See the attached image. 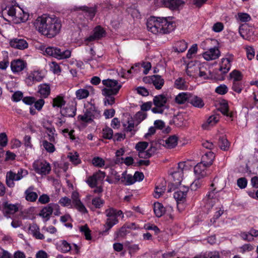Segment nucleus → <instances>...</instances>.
<instances>
[{
    "instance_id": "9d476101",
    "label": "nucleus",
    "mask_w": 258,
    "mask_h": 258,
    "mask_svg": "<svg viewBox=\"0 0 258 258\" xmlns=\"http://www.w3.org/2000/svg\"><path fill=\"white\" fill-rule=\"evenodd\" d=\"M218 193L216 188H211L203 199L205 207L207 209H211L218 201Z\"/></svg>"
},
{
    "instance_id": "774afa93",
    "label": "nucleus",
    "mask_w": 258,
    "mask_h": 258,
    "mask_svg": "<svg viewBox=\"0 0 258 258\" xmlns=\"http://www.w3.org/2000/svg\"><path fill=\"white\" fill-rule=\"evenodd\" d=\"M68 158L70 159V160L74 164L77 165L80 162V160L78 158V155L76 153L74 154L70 153L68 155Z\"/></svg>"
},
{
    "instance_id": "4d7b16f0",
    "label": "nucleus",
    "mask_w": 258,
    "mask_h": 258,
    "mask_svg": "<svg viewBox=\"0 0 258 258\" xmlns=\"http://www.w3.org/2000/svg\"><path fill=\"white\" fill-rule=\"evenodd\" d=\"M18 7L16 6H11V7H7L6 9V10L7 11V14L10 17H11L13 19V20H14L15 15H16Z\"/></svg>"
},
{
    "instance_id": "a211bd4d",
    "label": "nucleus",
    "mask_w": 258,
    "mask_h": 258,
    "mask_svg": "<svg viewBox=\"0 0 258 258\" xmlns=\"http://www.w3.org/2000/svg\"><path fill=\"white\" fill-rule=\"evenodd\" d=\"M10 45L14 48L23 50L28 47V43L24 39L14 38L10 41Z\"/></svg>"
},
{
    "instance_id": "f257e3e1",
    "label": "nucleus",
    "mask_w": 258,
    "mask_h": 258,
    "mask_svg": "<svg viewBox=\"0 0 258 258\" xmlns=\"http://www.w3.org/2000/svg\"><path fill=\"white\" fill-rule=\"evenodd\" d=\"M36 29L41 34L52 38L60 31L62 24L60 19L55 15H43L38 17L34 23Z\"/></svg>"
},
{
    "instance_id": "8fccbe9b",
    "label": "nucleus",
    "mask_w": 258,
    "mask_h": 258,
    "mask_svg": "<svg viewBox=\"0 0 258 258\" xmlns=\"http://www.w3.org/2000/svg\"><path fill=\"white\" fill-rule=\"evenodd\" d=\"M66 101L64 100L63 98L61 96H58L53 99V107H61L64 105Z\"/></svg>"
},
{
    "instance_id": "37998d69",
    "label": "nucleus",
    "mask_w": 258,
    "mask_h": 258,
    "mask_svg": "<svg viewBox=\"0 0 258 258\" xmlns=\"http://www.w3.org/2000/svg\"><path fill=\"white\" fill-rule=\"evenodd\" d=\"M219 110L224 115L230 117V118L233 117V113L229 112L228 105L227 103L225 102L221 104L219 107Z\"/></svg>"
},
{
    "instance_id": "1a4fd4ad",
    "label": "nucleus",
    "mask_w": 258,
    "mask_h": 258,
    "mask_svg": "<svg viewBox=\"0 0 258 258\" xmlns=\"http://www.w3.org/2000/svg\"><path fill=\"white\" fill-rule=\"evenodd\" d=\"M33 167L38 174L42 175L49 174L51 170L50 164L44 160L35 161Z\"/></svg>"
},
{
    "instance_id": "bf43d9fd",
    "label": "nucleus",
    "mask_w": 258,
    "mask_h": 258,
    "mask_svg": "<svg viewBox=\"0 0 258 258\" xmlns=\"http://www.w3.org/2000/svg\"><path fill=\"white\" fill-rule=\"evenodd\" d=\"M230 77L233 80V82H239L242 79V75L240 72L234 70L230 74Z\"/></svg>"
},
{
    "instance_id": "423d86ee",
    "label": "nucleus",
    "mask_w": 258,
    "mask_h": 258,
    "mask_svg": "<svg viewBox=\"0 0 258 258\" xmlns=\"http://www.w3.org/2000/svg\"><path fill=\"white\" fill-rule=\"evenodd\" d=\"M27 174L28 171L22 168L19 169L17 173L8 171L6 174V184L9 187H13L15 186L14 181L20 180Z\"/></svg>"
},
{
    "instance_id": "dca6fc26",
    "label": "nucleus",
    "mask_w": 258,
    "mask_h": 258,
    "mask_svg": "<svg viewBox=\"0 0 258 258\" xmlns=\"http://www.w3.org/2000/svg\"><path fill=\"white\" fill-rule=\"evenodd\" d=\"M144 81H148L151 83L156 89L159 90L162 88L164 84V80L159 75H153L150 77H146L144 79Z\"/></svg>"
},
{
    "instance_id": "5fc2aeb1",
    "label": "nucleus",
    "mask_w": 258,
    "mask_h": 258,
    "mask_svg": "<svg viewBox=\"0 0 258 258\" xmlns=\"http://www.w3.org/2000/svg\"><path fill=\"white\" fill-rule=\"evenodd\" d=\"M102 136L103 137L106 139H111L113 136V131L109 127H106L102 130Z\"/></svg>"
},
{
    "instance_id": "72a5a7b5",
    "label": "nucleus",
    "mask_w": 258,
    "mask_h": 258,
    "mask_svg": "<svg viewBox=\"0 0 258 258\" xmlns=\"http://www.w3.org/2000/svg\"><path fill=\"white\" fill-rule=\"evenodd\" d=\"M76 9L80 10L88 13V16L89 17L90 19H92L94 18L96 13V7L89 8L86 6H83L79 8L76 7Z\"/></svg>"
},
{
    "instance_id": "c756f323",
    "label": "nucleus",
    "mask_w": 258,
    "mask_h": 258,
    "mask_svg": "<svg viewBox=\"0 0 258 258\" xmlns=\"http://www.w3.org/2000/svg\"><path fill=\"white\" fill-rule=\"evenodd\" d=\"M121 182L124 185H130L135 182V178L132 175L127 174L126 171H124L121 174Z\"/></svg>"
},
{
    "instance_id": "c9c22d12",
    "label": "nucleus",
    "mask_w": 258,
    "mask_h": 258,
    "mask_svg": "<svg viewBox=\"0 0 258 258\" xmlns=\"http://www.w3.org/2000/svg\"><path fill=\"white\" fill-rule=\"evenodd\" d=\"M52 213V206L51 203L48 204L47 206L44 207L40 211L39 215L43 217L46 218L48 220Z\"/></svg>"
},
{
    "instance_id": "f03ea898",
    "label": "nucleus",
    "mask_w": 258,
    "mask_h": 258,
    "mask_svg": "<svg viewBox=\"0 0 258 258\" xmlns=\"http://www.w3.org/2000/svg\"><path fill=\"white\" fill-rule=\"evenodd\" d=\"M147 27L148 31L153 34H164L172 31L175 25L169 17H151L147 22Z\"/></svg>"
},
{
    "instance_id": "5701e85b",
    "label": "nucleus",
    "mask_w": 258,
    "mask_h": 258,
    "mask_svg": "<svg viewBox=\"0 0 258 258\" xmlns=\"http://www.w3.org/2000/svg\"><path fill=\"white\" fill-rule=\"evenodd\" d=\"M177 138L175 136H171L166 140H162L160 141V144L167 148H173L177 145Z\"/></svg>"
},
{
    "instance_id": "09e8293b",
    "label": "nucleus",
    "mask_w": 258,
    "mask_h": 258,
    "mask_svg": "<svg viewBox=\"0 0 258 258\" xmlns=\"http://www.w3.org/2000/svg\"><path fill=\"white\" fill-rule=\"evenodd\" d=\"M174 123L177 126H181L184 124V119L182 114H178L173 117Z\"/></svg>"
},
{
    "instance_id": "bb28decb",
    "label": "nucleus",
    "mask_w": 258,
    "mask_h": 258,
    "mask_svg": "<svg viewBox=\"0 0 258 258\" xmlns=\"http://www.w3.org/2000/svg\"><path fill=\"white\" fill-rule=\"evenodd\" d=\"M17 11L16 15H15L13 20L15 23H20L27 20L28 15L27 13H24L20 8H18Z\"/></svg>"
},
{
    "instance_id": "2eb2a0df",
    "label": "nucleus",
    "mask_w": 258,
    "mask_h": 258,
    "mask_svg": "<svg viewBox=\"0 0 258 258\" xmlns=\"http://www.w3.org/2000/svg\"><path fill=\"white\" fill-rule=\"evenodd\" d=\"M233 60V56L232 54H227L226 57L221 59L219 71L222 74H226L230 70L231 62Z\"/></svg>"
},
{
    "instance_id": "f704fd0d",
    "label": "nucleus",
    "mask_w": 258,
    "mask_h": 258,
    "mask_svg": "<svg viewBox=\"0 0 258 258\" xmlns=\"http://www.w3.org/2000/svg\"><path fill=\"white\" fill-rule=\"evenodd\" d=\"M184 4V2L183 0H167L166 6L170 9L175 10L183 5Z\"/></svg>"
},
{
    "instance_id": "c03bdc74",
    "label": "nucleus",
    "mask_w": 258,
    "mask_h": 258,
    "mask_svg": "<svg viewBox=\"0 0 258 258\" xmlns=\"http://www.w3.org/2000/svg\"><path fill=\"white\" fill-rule=\"evenodd\" d=\"M47 134L49 141L53 143H56L55 137H56L57 134H55V128L54 127L47 128Z\"/></svg>"
},
{
    "instance_id": "864d4df0",
    "label": "nucleus",
    "mask_w": 258,
    "mask_h": 258,
    "mask_svg": "<svg viewBox=\"0 0 258 258\" xmlns=\"http://www.w3.org/2000/svg\"><path fill=\"white\" fill-rule=\"evenodd\" d=\"M80 230L85 235L87 240L91 239V231L87 225L81 226Z\"/></svg>"
},
{
    "instance_id": "2f4dec72",
    "label": "nucleus",
    "mask_w": 258,
    "mask_h": 258,
    "mask_svg": "<svg viewBox=\"0 0 258 258\" xmlns=\"http://www.w3.org/2000/svg\"><path fill=\"white\" fill-rule=\"evenodd\" d=\"M214 159V153L211 151L205 154L202 158V162L206 165L207 166L211 165Z\"/></svg>"
},
{
    "instance_id": "6e6d98bb",
    "label": "nucleus",
    "mask_w": 258,
    "mask_h": 258,
    "mask_svg": "<svg viewBox=\"0 0 258 258\" xmlns=\"http://www.w3.org/2000/svg\"><path fill=\"white\" fill-rule=\"evenodd\" d=\"M219 144L221 149L224 151H226L228 149L229 143L226 139L223 137L220 138Z\"/></svg>"
},
{
    "instance_id": "4c0bfd02",
    "label": "nucleus",
    "mask_w": 258,
    "mask_h": 258,
    "mask_svg": "<svg viewBox=\"0 0 258 258\" xmlns=\"http://www.w3.org/2000/svg\"><path fill=\"white\" fill-rule=\"evenodd\" d=\"M4 209L5 212L8 214H14L18 211V208L16 205L6 202L4 204Z\"/></svg>"
},
{
    "instance_id": "20e7f679",
    "label": "nucleus",
    "mask_w": 258,
    "mask_h": 258,
    "mask_svg": "<svg viewBox=\"0 0 258 258\" xmlns=\"http://www.w3.org/2000/svg\"><path fill=\"white\" fill-rule=\"evenodd\" d=\"M105 214L107 217V219L104 225L106 229L103 231V233L107 232L118 222L117 216H122V218H123L122 211L117 210L111 207H109L108 209H106L105 211Z\"/></svg>"
},
{
    "instance_id": "680f3d73",
    "label": "nucleus",
    "mask_w": 258,
    "mask_h": 258,
    "mask_svg": "<svg viewBox=\"0 0 258 258\" xmlns=\"http://www.w3.org/2000/svg\"><path fill=\"white\" fill-rule=\"evenodd\" d=\"M148 146V143L146 142H140L138 143L135 147L138 152L145 151Z\"/></svg>"
},
{
    "instance_id": "69168bd1",
    "label": "nucleus",
    "mask_w": 258,
    "mask_h": 258,
    "mask_svg": "<svg viewBox=\"0 0 258 258\" xmlns=\"http://www.w3.org/2000/svg\"><path fill=\"white\" fill-rule=\"evenodd\" d=\"M198 72V76L203 78L204 79H207L209 78L207 74V70L204 65L202 64L200 70H199Z\"/></svg>"
},
{
    "instance_id": "6ab92c4d",
    "label": "nucleus",
    "mask_w": 258,
    "mask_h": 258,
    "mask_svg": "<svg viewBox=\"0 0 258 258\" xmlns=\"http://www.w3.org/2000/svg\"><path fill=\"white\" fill-rule=\"evenodd\" d=\"M43 76L38 71H34L29 74L26 78V83L28 86H32L36 82H39L43 79Z\"/></svg>"
},
{
    "instance_id": "aec40b11",
    "label": "nucleus",
    "mask_w": 258,
    "mask_h": 258,
    "mask_svg": "<svg viewBox=\"0 0 258 258\" xmlns=\"http://www.w3.org/2000/svg\"><path fill=\"white\" fill-rule=\"evenodd\" d=\"M105 35V31L100 26H97L93 30V34L85 39L88 42L99 39Z\"/></svg>"
},
{
    "instance_id": "58836bf2",
    "label": "nucleus",
    "mask_w": 258,
    "mask_h": 258,
    "mask_svg": "<svg viewBox=\"0 0 258 258\" xmlns=\"http://www.w3.org/2000/svg\"><path fill=\"white\" fill-rule=\"evenodd\" d=\"M219 120V117L218 115H211L207 119V122L203 124V127L205 129H207L208 125L213 126L218 122Z\"/></svg>"
},
{
    "instance_id": "c85d7f7f",
    "label": "nucleus",
    "mask_w": 258,
    "mask_h": 258,
    "mask_svg": "<svg viewBox=\"0 0 258 258\" xmlns=\"http://www.w3.org/2000/svg\"><path fill=\"white\" fill-rule=\"evenodd\" d=\"M38 92L42 98H47L50 93V85L47 84H40L38 86Z\"/></svg>"
},
{
    "instance_id": "3c124183",
    "label": "nucleus",
    "mask_w": 258,
    "mask_h": 258,
    "mask_svg": "<svg viewBox=\"0 0 258 258\" xmlns=\"http://www.w3.org/2000/svg\"><path fill=\"white\" fill-rule=\"evenodd\" d=\"M76 109L73 106L66 107L64 110L62 111V114L68 117H74L76 115Z\"/></svg>"
},
{
    "instance_id": "412c9836",
    "label": "nucleus",
    "mask_w": 258,
    "mask_h": 258,
    "mask_svg": "<svg viewBox=\"0 0 258 258\" xmlns=\"http://www.w3.org/2000/svg\"><path fill=\"white\" fill-rule=\"evenodd\" d=\"M26 66V62L21 59L14 60L11 63V68L14 73H19L22 71Z\"/></svg>"
},
{
    "instance_id": "393cba45",
    "label": "nucleus",
    "mask_w": 258,
    "mask_h": 258,
    "mask_svg": "<svg viewBox=\"0 0 258 258\" xmlns=\"http://www.w3.org/2000/svg\"><path fill=\"white\" fill-rule=\"evenodd\" d=\"M135 224L134 223L124 224L118 231L116 232L117 237H124L130 232V229L134 228Z\"/></svg>"
},
{
    "instance_id": "de8ad7c7",
    "label": "nucleus",
    "mask_w": 258,
    "mask_h": 258,
    "mask_svg": "<svg viewBox=\"0 0 258 258\" xmlns=\"http://www.w3.org/2000/svg\"><path fill=\"white\" fill-rule=\"evenodd\" d=\"M174 86L177 89L182 90L186 89L187 88L186 82L181 78H179L175 80Z\"/></svg>"
},
{
    "instance_id": "ea45409f",
    "label": "nucleus",
    "mask_w": 258,
    "mask_h": 258,
    "mask_svg": "<svg viewBox=\"0 0 258 258\" xmlns=\"http://www.w3.org/2000/svg\"><path fill=\"white\" fill-rule=\"evenodd\" d=\"M59 52V48L54 47H48L45 48V54L56 57H60V55L57 53Z\"/></svg>"
},
{
    "instance_id": "49530a36",
    "label": "nucleus",
    "mask_w": 258,
    "mask_h": 258,
    "mask_svg": "<svg viewBox=\"0 0 258 258\" xmlns=\"http://www.w3.org/2000/svg\"><path fill=\"white\" fill-rule=\"evenodd\" d=\"M89 95V91L85 89H80L76 92V97L79 100L86 98Z\"/></svg>"
},
{
    "instance_id": "338daca9",
    "label": "nucleus",
    "mask_w": 258,
    "mask_h": 258,
    "mask_svg": "<svg viewBox=\"0 0 258 258\" xmlns=\"http://www.w3.org/2000/svg\"><path fill=\"white\" fill-rule=\"evenodd\" d=\"M200 179L197 178L190 184V188L192 190H196L201 187L202 181L200 180Z\"/></svg>"
},
{
    "instance_id": "79ce46f5",
    "label": "nucleus",
    "mask_w": 258,
    "mask_h": 258,
    "mask_svg": "<svg viewBox=\"0 0 258 258\" xmlns=\"http://www.w3.org/2000/svg\"><path fill=\"white\" fill-rule=\"evenodd\" d=\"M187 47L186 42L184 40H180L176 42L175 50L178 52H182L186 49Z\"/></svg>"
},
{
    "instance_id": "a18cd8bd",
    "label": "nucleus",
    "mask_w": 258,
    "mask_h": 258,
    "mask_svg": "<svg viewBox=\"0 0 258 258\" xmlns=\"http://www.w3.org/2000/svg\"><path fill=\"white\" fill-rule=\"evenodd\" d=\"M147 113L143 111L138 112L134 116V120L136 123V125H138L143 120L147 117Z\"/></svg>"
},
{
    "instance_id": "052dcab7",
    "label": "nucleus",
    "mask_w": 258,
    "mask_h": 258,
    "mask_svg": "<svg viewBox=\"0 0 258 258\" xmlns=\"http://www.w3.org/2000/svg\"><path fill=\"white\" fill-rule=\"evenodd\" d=\"M204 258H220V254L218 251H209L203 254Z\"/></svg>"
},
{
    "instance_id": "f3484780",
    "label": "nucleus",
    "mask_w": 258,
    "mask_h": 258,
    "mask_svg": "<svg viewBox=\"0 0 258 258\" xmlns=\"http://www.w3.org/2000/svg\"><path fill=\"white\" fill-rule=\"evenodd\" d=\"M220 55V51L217 47L211 48L203 53L205 59L209 61L216 59Z\"/></svg>"
},
{
    "instance_id": "473e14b6",
    "label": "nucleus",
    "mask_w": 258,
    "mask_h": 258,
    "mask_svg": "<svg viewBox=\"0 0 258 258\" xmlns=\"http://www.w3.org/2000/svg\"><path fill=\"white\" fill-rule=\"evenodd\" d=\"M190 93L187 92H182L178 94L175 99V102L178 104H184L186 101H189Z\"/></svg>"
},
{
    "instance_id": "7c9ffc66",
    "label": "nucleus",
    "mask_w": 258,
    "mask_h": 258,
    "mask_svg": "<svg viewBox=\"0 0 258 258\" xmlns=\"http://www.w3.org/2000/svg\"><path fill=\"white\" fill-rule=\"evenodd\" d=\"M188 102H189L195 107L199 108H202L204 105L203 101L201 98L196 96H193L191 94L189 97Z\"/></svg>"
},
{
    "instance_id": "39448f33",
    "label": "nucleus",
    "mask_w": 258,
    "mask_h": 258,
    "mask_svg": "<svg viewBox=\"0 0 258 258\" xmlns=\"http://www.w3.org/2000/svg\"><path fill=\"white\" fill-rule=\"evenodd\" d=\"M102 84L105 86L102 89L103 95H116L121 87V85L115 80H103Z\"/></svg>"
},
{
    "instance_id": "0eeeda50",
    "label": "nucleus",
    "mask_w": 258,
    "mask_h": 258,
    "mask_svg": "<svg viewBox=\"0 0 258 258\" xmlns=\"http://www.w3.org/2000/svg\"><path fill=\"white\" fill-rule=\"evenodd\" d=\"M167 98L164 95H159L154 97L153 103L155 106L152 108V111L154 113L162 114L165 109L168 107L166 105Z\"/></svg>"
},
{
    "instance_id": "e433bc0d",
    "label": "nucleus",
    "mask_w": 258,
    "mask_h": 258,
    "mask_svg": "<svg viewBox=\"0 0 258 258\" xmlns=\"http://www.w3.org/2000/svg\"><path fill=\"white\" fill-rule=\"evenodd\" d=\"M154 211L157 217H160L165 213V210L161 203H155L154 204Z\"/></svg>"
},
{
    "instance_id": "603ef678",
    "label": "nucleus",
    "mask_w": 258,
    "mask_h": 258,
    "mask_svg": "<svg viewBox=\"0 0 258 258\" xmlns=\"http://www.w3.org/2000/svg\"><path fill=\"white\" fill-rule=\"evenodd\" d=\"M165 190V186L163 184L156 186L154 193V197L156 198H159L163 195Z\"/></svg>"
},
{
    "instance_id": "e2e57ef3",
    "label": "nucleus",
    "mask_w": 258,
    "mask_h": 258,
    "mask_svg": "<svg viewBox=\"0 0 258 258\" xmlns=\"http://www.w3.org/2000/svg\"><path fill=\"white\" fill-rule=\"evenodd\" d=\"M238 19L241 22H247L251 20V17L247 13H240L238 14Z\"/></svg>"
},
{
    "instance_id": "a878e982",
    "label": "nucleus",
    "mask_w": 258,
    "mask_h": 258,
    "mask_svg": "<svg viewBox=\"0 0 258 258\" xmlns=\"http://www.w3.org/2000/svg\"><path fill=\"white\" fill-rule=\"evenodd\" d=\"M34 187L30 186L24 192L25 199L31 202H34L38 198V195L36 192L33 191Z\"/></svg>"
},
{
    "instance_id": "7ed1b4c3",
    "label": "nucleus",
    "mask_w": 258,
    "mask_h": 258,
    "mask_svg": "<svg viewBox=\"0 0 258 258\" xmlns=\"http://www.w3.org/2000/svg\"><path fill=\"white\" fill-rule=\"evenodd\" d=\"M58 203L62 207L69 208H74L82 213H87L88 211L79 198L78 192L73 191L72 193L71 198L67 197H62L58 201Z\"/></svg>"
},
{
    "instance_id": "6e6552de",
    "label": "nucleus",
    "mask_w": 258,
    "mask_h": 258,
    "mask_svg": "<svg viewBox=\"0 0 258 258\" xmlns=\"http://www.w3.org/2000/svg\"><path fill=\"white\" fill-rule=\"evenodd\" d=\"M100 116L99 112L91 107L87 109L84 114L78 115V119L82 123H90L94 118H99Z\"/></svg>"
},
{
    "instance_id": "9b49d317",
    "label": "nucleus",
    "mask_w": 258,
    "mask_h": 258,
    "mask_svg": "<svg viewBox=\"0 0 258 258\" xmlns=\"http://www.w3.org/2000/svg\"><path fill=\"white\" fill-rule=\"evenodd\" d=\"M105 177V173L99 171L93 174V175L89 176L86 182L91 187L93 188L97 186L98 181H102Z\"/></svg>"
},
{
    "instance_id": "b1692460",
    "label": "nucleus",
    "mask_w": 258,
    "mask_h": 258,
    "mask_svg": "<svg viewBox=\"0 0 258 258\" xmlns=\"http://www.w3.org/2000/svg\"><path fill=\"white\" fill-rule=\"evenodd\" d=\"M123 126L125 132L130 133L131 136L135 135L136 132L135 127L137 125L135 120L132 118H128L127 121L123 124Z\"/></svg>"
},
{
    "instance_id": "f8f14e48",
    "label": "nucleus",
    "mask_w": 258,
    "mask_h": 258,
    "mask_svg": "<svg viewBox=\"0 0 258 258\" xmlns=\"http://www.w3.org/2000/svg\"><path fill=\"white\" fill-rule=\"evenodd\" d=\"M184 166L183 163H180L178 164V169L177 171L173 172L171 174V176L173 178V184L175 186L180 185V184L182 180L183 177V168Z\"/></svg>"
},
{
    "instance_id": "ddd939ff",
    "label": "nucleus",
    "mask_w": 258,
    "mask_h": 258,
    "mask_svg": "<svg viewBox=\"0 0 258 258\" xmlns=\"http://www.w3.org/2000/svg\"><path fill=\"white\" fill-rule=\"evenodd\" d=\"M202 64L199 62L190 61L186 65V73L190 77H197L198 72Z\"/></svg>"
},
{
    "instance_id": "0e129e2a",
    "label": "nucleus",
    "mask_w": 258,
    "mask_h": 258,
    "mask_svg": "<svg viewBox=\"0 0 258 258\" xmlns=\"http://www.w3.org/2000/svg\"><path fill=\"white\" fill-rule=\"evenodd\" d=\"M57 53L60 55V57H56V58L59 59L68 58L71 55V51L69 50L61 51V50L59 49V52Z\"/></svg>"
},
{
    "instance_id": "13d9d810",
    "label": "nucleus",
    "mask_w": 258,
    "mask_h": 258,
    "mask_svg": "<svg viewBox=\"0 0 258 258\" xmlns=\"http://www.w3.org/2000/svg\"><path fill=\"white\" fill-rule=\"evenodd\" d=\"M92 162L94 166L98 167H102L105 165L104 160L99 157H94Z\"/></svg>"
},
{
    "instance_id": "a19ab883",
    "label": "nucleus",
    "mask_w": 258,
    "mask_h": 258,
    "mask_svg": "<svg viewBox=\"0 0 258 258\" xmlns=\"http://www.w3.org/2000/svg\"><path fill=\"white\" fill-rule=\"evenodd\" d=\"M53 143L48 142L47 140H43L42 141V146L43 148L45 149V150L49 153H53L55 150V148L54 147Z\"/></svg>"
},
{
    "instance_id": "4468645a",
    "label": "nucleus",
    "mask_w": 258,
    "mask_h": 258,
    "mask_svg": "<svg viewBox=\"0 0 258 258\" xmlns=\"http://www.w3.org/2000/svg\"><path fill=\"white\" fill-rule=\"evenodd\" d=\"M174 194V198L177 202H184L185 200L188 187L184 185H180L179 187H175Z\"/></svg>"
},
{
    "instance_id": "cd10ccee",
    "label": "nucleus",
    "mask_w": 258,
    "mask_h": 258,
    "mask_svg": "<svg viewBox=\"0 0 258 258\" xmlns=\"http://www.w3.org/2000/svg\"><path fill=\"white\" fill-rule=\"evenodd\" d=\"M29 231L34 237L37 239H43L44 236L39 231V227L35 224L31 225L29 227Z\"/></svg>"
},
{
    "instance_id": "4be33fe9",
    "label": "nucleus",
    "mask_w": 258,
    "mask_h": 258,
    "mask_svg": "<svg viewBox=\"0 0 258 258\" xmlns=\"http://www.w3.org/2000/svg\"><path fill=\"white\" fill-rule=\"evenodd\" d=\"M207 167L208 166L202 162L198 163L195 166L194 173L196 174L197 178H202L207 175L206 171Z\"/></svg>"
}]
</instances>
